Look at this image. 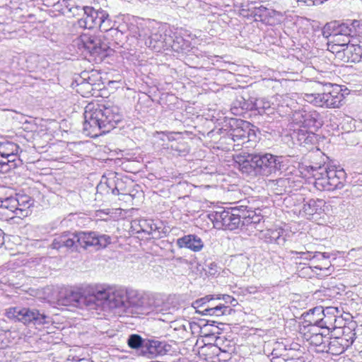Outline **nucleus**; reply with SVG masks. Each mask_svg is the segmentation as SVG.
I'll return each mask as SVG.
<instances>
[{"instance_id":"9","label":"nucleus","mask_w":362,"mask_h":362,"mask_svg":"<svg viewBox=\"0 0 362 362\" xmlns=\"http://www.w3.org/2000/svg\"><path fill=\"white\" fill-rule=\"evenodd\" d=\"M189 344L192 347V351L195 352L201 361L205 362H222L218 355V348L214 343L208 341V338H200L195 339H187L185 345Z\"/></svg>"},{"instance_id":"11","label":"nucleus","mask_w":362,"mask_h":362,"mask_svg":"<svg viewBox=\"0 0 362 362\" xmlns=\"http://www.w3.org/2000/svg\"><path fill=\"white\" fill-rule=\"evenodd\" d=\"M355 339L354 330L348 326H344L342 327L340 336L330 338L327 351L332 355L339 356L352 345Z\"/></svg>"},{"instance_id":"16","label":"nucleus","mask_w":362,"mask_h":362,"mask_svg":"<svg viewBox=\"0 0 362 362\" xmlns=\"http://www.w3.org/2000/svg\"><path fill=\"white\" fill-rule=\"evenodd\" d=\"M292 255H304L305 259L312 260L311 267L319 270H327L332 265L329 255L325 252H313L310 251H291Z\"/></svg>"},{"instance_id":"26","label":"nucleus","mask_w":362,"mask_h":362,"mask_svg":"<svg viewBox=\"0 0 362 362\" xmlns=\"http://www.w3.org/2000/svg\"><path fill=\"white\" fill-rule=\"evenodd\" d=\"M127 291L125 300L126 306L124 308L129 307L141 308L144 306V299L141 293L138 291L134 289H125Z\"/></svg>"},{"instance_id":"6","label":"nucleus","mask_w":362,"mask_h":362,"mask_svg":"<svg viewBox=\"0 0 362 362\" xmlns=\"http://www.w3.org/2000/svg\"><path fill=\"white\" fill-rule=\"evenodd\" d=\"M95 286H88L80 291H65L61 292L58 298L59 304L67 305L75 304L85 306L88 309H95Z\"/></svg>"},{"instance_id":"14","label":"nucleus","mask_w":362,"mask_h":362,"mask_svg":"<svg viewBox=\"0 0 362 362\" xmlns=\"http://www.w3.org/2000/svg\"><path fill=\"white\" fill-rule=\"evenodd\" d=\"M131 228L137 234L144 233L151 235L153 239H159L165 234L163 224L155 223L150 219H134L131 223Z\"/></svg>"},{"instance_id":"2","label":"nucleus","mask_w":362,"mask_h":362,"mask_svg":"<svg viewBox=\"0 0 362 362\" xmlns=\"http://www.w3.org/2000/svg\"><path fill=\"white\" fill-rule=\"evenodd\" d=\"M112 243V237L94 231L64 233L54 239L52 247L59 249L62 247L75 248L78 246L86 249L88 247H96L97 249L105 248Z\"/></svg>"},{"instance_id":"49","label":"nucleus","mask_w":362,"mask_h":362,"mask_svg":"<svg viewBox=\"0 0 362 362\" xmlns=\"http://www.w3.org/2000/svg\"><path fill=\"white\" fill-rule=\"evenodd\" d=\"M311 311L312 310H310V312L308 313V317L309 318V320H308V322H309L308 324H310L311 319H317L319 317L316 314L313 315L312 317L309 316V314L311 313Z\"/></svg>"},{"instance_id":"7","label":"nucleus","mask_w":362,"mask_h":362,"mask_svg":"<svg viewBox=\"0 0 362 362\" xmlns=\"http://www.w3.org/2000/svg\"><path fill=\"white\" fill-rule=\"evenodd\" d=\"M208 216L215 228L232 230L238 226L241 215L240 210L236 208H218L211 211Z\"/></svg>"},{"instance_id":"20","label":"nucleus","mask_w":362,"mask_h":362,"mask_svg":"<svg viewBox=\"0 0 362 362\" xmlns=\"http://www.w3.org/2000/svg\"><path fill=\"white\" fill-rule=\"evenodd\" d=\"M328 178L329 180L327 183H323V187L331 189L334 191L340 189L344 186L346 180V173L343 169L338 168L336 166L328 167Z\"/></svg>"},{"instance_id":"53","label":"nucleus","mask_w":362,"mask_h":362,"mask_svg":"<svg viewBox=\"0 0 362 362\" xmlns=\"http://www.w3.org/2000/svg\"><path fill=\"white\" fill-rule=\"evenodd\" d=\"M286 362H296L293 358H287Z\"/></svg>"},{"instance_id":"42","label":"nucleus","mask_w":362,"mask_h":362,"mask_svg":"<svg viewBox=\"0 0 362 362\" xmlns=\"http://www.w3.org/2000/svg\"><path fill=\"white\" fill-rule=\"evenodd\" d=\"M215 298L216 300H223L226 304H231L233 305H235L233 303L236 302V300L233 296L227 294L215 295Z\"/></svg>"},{"instance_id":"35","label":"nucleus","mask_w":362,"mask_h":362,"mask_svg":"<svg viewBox=\"0 0 362 362\" xmlns=\"http://www.w3.org/2000/svg\"><path fill=\"white\" fill-rule=\"evenodd\" d=\"M256 8L251 6L250 4H242L239 9V15L247 19L253 18L255 21Z\"/></svg>"},{"instance_id":"29","label":"nucleus","mask_w":362,"mask_h":362,"mask_svg":"<svg viewBox=\"0 0 362 362\" xmlns=\"http://www.w3.org/2000/svg\"><path fill=\"white\" fill-rule=\"evenodd\" d=\"M318 331H321V327L317 324L310 322V324L301 325L299 333L304 340L309 342L315 334Z\"/></svg>"},{"instance_id":"41","label":"nucleus","mask_w":362,"mask_h":362,"mask_svg":"<svg viewBox=\"0 0 362 362\" xmlns=\"http://www.w3.org/2000/svg\"><path fill=\"white\" fill-rule=\"evenodd\" d=\"M4 334H6L4 335V341L7 342V346H8V344L12 343L14 341V340L18 337V334L16 331H4Z\"/></svg>"},{"instance_id":"17","label":"nucleus","mask_w":362,"mask_h":362,"mask_svg":"<svg viewBox=\"0 0 362 362\" xmlns=\"http://www.w3.org/2000/svg\"><path fill=\"white\" fill-rule=\"evenodd\" d=\"M340 60L344 62H360L362 60V39L353 37Z\"/></svg>"},{"instance_id":"25","label":"nucleus","mask_w":362,"mask_h":362,"mask_svg":"<svg viewBox=\"0 0 362 362\" xmlns=\"http://www.w3.org/2000/svg\"><path fill=\"white\" fill-rule=\"evenodd\" d=\"M215 295H207L203 298L197 299L192 303L193 308L196 312L202 315H207L209 309H211V306L215 304Z\"/></svg>"},{"instance_id":"47","label":"nucleus","mask_w":362,"mask_h":362,"mask_svg":"<svg viewBox=\"0 0 362 362\" xmlns=\"http://www.w3.org/2000/svg\"><path fill=\"white\" fill-rule=\"evenodd\" d=\"M177 135H180V132H170L167 135V136H168V140L170 141V140H175V136H177Z\"/></svg>"},{"instance_id":"12","label":"nucleus","mask_w":362,"mask_h":362,"mask_svg":"<svg viewBox=\"0 0 362 362\" xmlns=\"http://www.w3.org/2000/svg\"><path fill=\"white\" fill-rule=\"evenodd\" d=\"M338 310L337 308L327 307L325 310L322 307H315L312 309L309 316L312 317L316 314L319 317L317 319H311L310 322L317 324L319 327L325 328L328 330H334L337 328V321Z\"/></svg>"},{"instance_id":"22","label":"nucleus","mask_w":362,"mask_h":362,"mask_svg":"<svg viewBox=\"0 0 362 362\" xmlns=\"http://www.w3.org/2000/svg\"><path fill=\"white\" fill-rule=\"evenodd\" d=\"M16 200L15 206L18 208L16 211L18 218L26 217L30 214V207L33 204V200L26 194H17L13 197Z\"/></svg>"},{"instance_id":"48","label":"nucleus","mask_w":362,"mask_h":362,"mask_svg":"<svg viewBox=\"0 0 362 362\" xmlns=\"http://www.w3.org/2000/svg\"><path fill=\"white\" fill-rule=\"evenodd\" d=\"M187 326L190 329H192L193 328L199 329V327L195 322H187Z\"/></svg>"},{"instance_id":"32","label":"nucleus","mask_w":362,"mask_h":362,"mask_svg":"<svg viewBox=\"0 0 362 362\" xmlns=\"http://www.w3.org/2000/svg\"><path fill=\"white\" fill-rule=\"evenodd\" d=\"M104 18H100L98 28L102 32H111L117 33L116 29H113L114 23L110 18L109 14L104 11Z\"/></svg>"},{"instance_id":"38","label":"nucleus","mask_w":362,"mask_h":362,"mask_svg":"<svg viewBox=\"0 0 362 362\" xmlns=\"http://www.w3.org/2000/svg\"><path fill=\"white\" fill-rule=\"evenodd\" d=\"M346 27L350 30V37L351 39L356 37L357 35L362 32V22L361 21L354 20L350 25L346 23Z\"/></svg>"},{"instance_id":"1","label":"nucleus","mask_w":362,"mask_h":362,"mask_svg":"<svg viewBox=\"0 0 362 362\" xmlns=\"http://www.w3.org/2000/svg\"><path fill=\"white\" fill-rule=\"evenodd\" d=\"M122 117L117 106L88 104L84 112L83 132L90 137H98L115 128Z\"/></svg>"},{"instance_id":"23","label":"nucleus","mask_w":362,"mask_h":362,"mask_svg":"<svg viewBox=\"0 0 362 362\" xmlns=\"http://www.w3.org/2000/svg\"><path fill=\"white\" fill-rule=\"evenodd\" d=\"M16 200L13 197H6L1 200L0 204V216L1 218L6 221L12 219L17 216L16 211L18 208L15 206Z\"/></svg>"},{"instance_id":"19","label":"nucleus","mask_w":362,"mask_h":362,"mask_svg":"<svg viewBox=\"0 0 362 362\" xmlns=\"http://www.w3.org/2000/svg\"><path fill=\"white\" fill-rule=\"evenodd\" d=\"M215 344L218 348V355L222 362L229 361L233 354L235 353V343L225 337H217L215 339Z\"/></svg>"},{"instance_id":"8","label":"nucleus","mask_w":362,"mask_h":362,"mask_svg":"<svg viewBox=\"0 0 362 362\" xmlns=\"http://www.w3.org/2000/svg\"><path fill=\"white\" fill-rule=\"evenodd\" d=\"M8 318L23 322L25 325L33 323L35 325L49 324L51 322L49 316L38 310L28 308L13 307L6 310Z\"/></svg>"},{"instance_id":"37","label":"nucleus","mask_w":362,"mask_h":362,"mask_svg":"<svg viewBox=\"0 0 362 362\" xmlns=\"http://www.w3.org/2000/svg\"><path fill=\"white\" fill-rule=\"evenodd\" d=\"M84 45L90 53H99L101 47H98V40L95 37H88L87 40H83Z\"/></svg>"},{"instance_id":"34","label":"nucleus","mask_w":362,"mask_h":362,"mask_svg":"<svg viewBox=\"0 0 362 362\" xmlns=\"http://www.w3.org/2000/svg\"><path fill=\"white\" fill-rule=\"evenodd\" d=\"M228 306L223 303H215L214 306H211V309H209L206 316L210 317H221L224 315L228 311Z\"/></svg>"},{"instance_id":"45","label":"nucleus","mask_w":362,"mask_h":362,"mask_svg":"<svg viewBox=\"0 0 362 362\" xmlns=\"http://www.w3.org/2000/svg\"><path fill=\"white\" fill-rule=\"evenodd\" d=\"M80 88H84L85 89H86L88 92H90V90H92V88H91V84L88 82H82L81 83V84L79 85Z\"/></svg>"},{"instance_id":"55","label":"nucleus","mask_w":362,"mask_h":362,"mask_svg":"<svg viewBox=\"0 0 362 362\" xmlns=\"http://www.w3.org/2000/svg\"><path fill=\"white\" fill-rule=\"evenodd\" d=\"M310 1H312V0H310Z\"/></svg>"},{"instance_id":"30","label":"nucleus","mask_w":362,"mask_h":362,"mask_svg":"<svg viewBox=\"0 0 362 362\" xmlns=\"http://www.w3.org/2000/svg\"><path fill=\"white\" fill-rule=\"evenodd\" d=\"M122 185V181L118 178L116 180L115 178L113 179H107L105 183L101 182L99 185L97 187V189H102L106 186L107 188H108L107 192L109 191H111V193L112 194H119V190H120V186Z\"/></svg>"},{"instance_id":"13","label":"nucleus","mask_w":362,"mask_h":362,"mask_svg":"<svg viewBox=\"0 0 362 362\" xmlns=\"http://www.w3.org/2000/svg\"><path fill=\"white\" fill-rule=\"evenodd\" d=\"M230 127L229 136L234 143H236L234 146L238 147L237 150L239 149V147L250 141L251 136H255V133L248 122L233 119Z\"/></svg>"},{"instance_id":"3","label":"nucleus","mask_w":362,"mask_h":362,"mask_svg":"<svg viewBox=\"0 0 362 362\" xmlns=\"http://www.w3.org/2000/svg\"><path fill=\"white\" fill-rule=\"evenodd\" d=\"M350 33L351 31L347 28L346 23L337 21L327 23L322 29L323 36L329 38L328 51L334 54L339 60L351 42Z\"/></svg>"},{"instance_id":"54","label":"nucleus","mask_w":362,"mask_h":362,"mask_svg":"<svg viewBox=\"0 0 362 362\" xmlns=\"http://www.w3.org/2000/svg\"><path fill=\"white\" fill-rule=\"evenodd\" d=\"M182 328H183V329H184L185 331H186V332H187V327H186V325H182Z\"/></svg>"},{"instance_id":"4","label":"nucleus","mask_w":362,"mask_h":362,"mask_svg":"<svg viewBox=\"0 0 362 362\" xmlns=\"http://www.w3.org/2000/svg\"><path fill=\"white\" fill-rule=\"evenodd\" d=\"M344 95L341 86L329 83L321 92L305 93L303 99L315 106L339 108L343 105Z\"/></svg>"},{"instance_id":"46","label":"nucleus","mask_w":362,"mask_h":362,"mask_svg":"<svg viewBox=\"0 0 362 362\" xmlns=\"http://www.w3.org/2000/svg\"><path fill=\"white\" fill-rule=\"evenodd\" d=\"M286 359L283 356H273L271 362H286Z\"/></svg>"},{"instance_id":"24","label":"nucleus","mask_w":362,"mask_h":362,"mask_svg":"<svg viewBox=\"0 0 362 362\" xmlns=\"http://www.w3.org/2000/svg\"><path fill=\"white\" fill-rule=\"evenodd\" d=\"M276 14L274 10L260 6L256 8L255 21L272 25L275 24Z\"/></svg>"},{"instance_id":"18","label":"nucleus","mask_w":362,"mask_h":362,"mask_svg":"<svg viewBox=\"0 0 362 362\" xmlns=\"http://www.w3.org/2000/svg\"><path fill=\"white\" fill-rule=\"evenodd\" d=\"M103 10H95L92 7H85L84 16L78 21L80 27L92 29L98 28L100 18H104Z\"/></svg>"},{"instance_id":"10","label":"nucleus","mask_w":362,"mask_h":362,"mask_svg":"<svg viewBox=\"0 0 362 362\" xmlns=\"http://www.w3.org/2000/svg\"><path fill=\"white\" fill-rule=\"evenodd\" d=\"M322 160L323 156L320 153L318 155ZM324 160H322L317 163H314L309 166L303 168L301 173L302 177L305 179L308 182H311L313 180L315 187L320 191H331V189L323 187V183H327L329 179L328 178V168H325L322 163Z\"/></svg>"},{"instance_id":"44","label":"nucleus","mask_w":362,"mask_h":362,"mask_svg":"<svg viewBox=\"0 0 362 362\" xmlns=\"http://www.w3.org/2000/svg\"><path fill=\"white\" fill-rule=\"evenodd\" d=\"M4 331L0 329V349H3L7 346V342L4 341Z\"/></svg>"},{"instance_id":"27","label":"nucleus","mask_w":362,"mask_h":362,"mask_svg":"<svg viewBox=\"0 0 362 362\" xmlns=\"http://www.w3.org/2000/svg\"><path fill=\"white\" fill-rule=\"evenodd\" d=\"M166 349L163 343L156 340H148L145 344L144 354H148L151 357L165 354Z\"/></svg>"},{"instance_id":"43","label":"nucleus","mask_w":362,"mask_h":362,"mask_svg":"<svg viewBox=\"0 0 362 362\" xmlns=\"http://www.w3.org/2000/svg\"><path fill=\"white\" fill-rule=\"evenodd\" d=\"M202 1L199 0H190L185 6V8L187 11L195 10L199 8L202 6Z\"/></svg>"},{"instance_id":"15","label":"nucleus","mask_w":362,"mask_h":362,"mask_svg":"<svg viewBox=\"0 0 362 362\" xmlns=\"http://www.w3.org/2000/svg\"><path fill=\"white\" fill-rule=\"evenodd\" d=\"M254 171L269 175L276 169L277 156L272 153L254 154Z\"/></svg>"},{"instance_id":"51","label":"nucleus","mask_w":362,"mask_h":362,"mask_svg":"<svg viewBox=\"0 0 362 362\" xmlns=\"http://www.w3.org/2000/svg\"><path fill=\"white\" fill-rule=\"evenodd\" d=\"M322 0H312V4H317V3H322Z\"/></svg>"},{"instance_id":"40","label":"nucleus","mask_w":362,"mask_h":362,"mask_svg":"<svg viewBox=\"0 0 362 362\" xmlns=\"http://www.w3.org/2000/svg\"><path fill=\"white\" fill-rule=\"evenodd\" d=\"M161 37L160 35L153 34L150 36L148 41L146 42V44H148V47L152 49H156L157 48H160L163 46V42L160 40Z\"/></svg>"},{"instance_id":"50","label":"nucleus","mask_w":362,"mask_h":362,"mask_svg":"<svg viewBox=\"0 0 362 362\" xmlns=\"http://www.w3.org/2000/svg\"><path fill=\"white\" fill-rule=\"evenodd\" d=\"M121 194H124V195L130 196V197H132V198H134V196H135V194H132V193H128V194H127V193L122 192Z\"/></svg>"},{"instance_id":"52","label":"nucleus","mask_w":362,"mask_h":362,"mask_svg":"<svg viewBox=\"0 0 362 362\" xmlns=\"http://www.w3.org/2000/svg\"><path fill=\"white\" fill-rule=\"evenodd\" d=\"M177 245L181 247V238L177 239Z\"/></svg>"},{"instance_id":"21","label":"nucleus","mask_w":362,"mask_h":362,"mask_svg":"<svg viewBox=\"0 0 362 362\" xmlns=\"http://www.w3.org/2000/svg\"><path fill=\"white\" fill-rule=\"evenodd\" d=\"M236 167L243 173L250 174L254 171V154L240 153L233 156Z\"/></svg>"},{"instance_id":"33","label":"nucleus","mask_w":362,"mask_h":362,"mask_svg":"<svg viewBox=\"0 0 362 362\" xmlns=\"http://www.w3.org/2000/svg\"><path fill=\"white\" fill-rule=\"evenodd\" d=\"M146 341L144 340L139 334H131L127 340V344L132 349L141 348L142 351L145 349V344Z\"/></svg>"},{"instance_id":"36","label":"nucleus","mask_w":362,"mask_h":362,"mask_svg":"<svg viewBox=\"0 0 362 362\" xmlns=\"http://www.w3.org/2000/svg\"><path fill=\"white\" fill-rule=\"evenodd\" d=\"M327 337L325 334L321 332V331L317 332L315 335L313 337L311 340L308 342L310 346H313L315 347L317 346H323L325 347V343L327 341Z\"/></svg>"},{"instance_id":"31","label":"nucleus","mask_w":362,"mask_h":362,"mask_svg":"<svg viewBox=\"0 0 362 362\" xmlns=\"http://www.w3.org/2000/svg\"><path fill=\"white\" fill-rule=\"evenodd\" d=\"M17 153H13V157L5 156L0 160V173H6L11 169H14L17 166L16 158Z\"/></svg>"},{"instance_id":"28","label":"nucleus","mask_w":362,"mask_h":362,"mask_svg":"<svg viewBox=\"0 0 362 362\" xmlns=\"http://www.w3.org/2000/svg\"><path fill=\"white\" fill-rule=\"evenodd\" d=\"M182 244L185 247L193 252H199L204 247L202 240L195 235H188L182 237Z\"/></svg>"},{"instance_id":"39","label":"nucleus","mask_w":362,"mask_h":362,"mask_svg":"<svg viewBox=\"0 0 362 362\" xmlns=\"http://www.w3.org/2000/svg\"><path fill=\"white\" fill-rule=\"evenodd\" d=\"M240 219L243 218L247 223H257L260 221V217L255 214L253 211H247L246 213H240Z\"/></svg>"},{"instance_id":"5","label":"nucleus","mask_w":362,"mask_h":362,"mask_svg":"<svg viewBox=\"0 0 362 362\" xmlns=\"http://www.w3.org/2000/svg\"><path fill=\"white\" fill-rule=\"evenodd\" d=\"M95 309L105 303L110 308H122L126 306L124 288L108 285L95 286Z\"/></svg>"}]
</instances>
